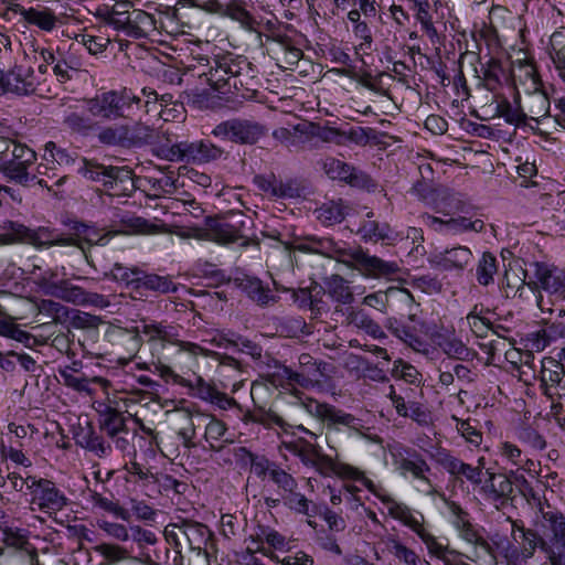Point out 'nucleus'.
<instances>
[{
    "mask_svg": "<svg viewBox=\"0 0 565 565\" xmlns=\"http://www.w3.org/2000/svg\"><path fill=\"white\" fill-rule=\"evenodd\" d=\"M497 257L490 252H484L476 268V279L481 286H489L493 282V276L497 274Z\"/></svg>",
    "mask_w": 565,
    "mask_h": 565,
    "instance_id": "a18cd8bd",
    "label": "nucleus"
},
{
    "mask_svg": "<svg viewBox=\"0 0 565 565\" xmlns=\"http://www.w3.org/2000/svg\"><path fill=\"white\" fill-rule=\"evenodd\" d=\"M32 502L38 504L43 512H56L66 505L67 499L52 481L43 480L38 483Z\"/></svg>",
    "mask_w": 565,
    "mask_h": 565,
    "instance_id": "c85d7f7f",
    "label": "nucleus"
},
{
    "mask_svg": "<svg viewBox=\"0 0 565 565\" xmlns=\"http://www.w3.org/2000/svg\"><path fill=\"white\" fill-rule=\"evenodd\" d=\"M460 539L475 548L481 550L483 553H489L491 547L488 541L480 533V529L469 521L462 529L457 531Z\"/></svg>",
    "mask_w": 565,
    "mask_h": 565,
    "instance_id": "13d9d810",
    "label": "nucleus"
},
{
    "mask_svg": "<svg viewBox=\"0 0 565 565\" xmlns=\"http://www.w3.org/2000/svg\"><path fill=\"white\" fill-rule=\"evenodd\" d=\"M352 166L335 158H327L323 162L326 174L332 180L345 182L350 178Z\"/></svg>",
    "mask_w": 565,
    "mask_h": 565,
    "instance_id": "69168bd1",
    "label": "nucleus"
},
{
    "mask_svg": "<svg viewBox=\"0 0 565 565\" xmlns=\"http://www.w3.org/2000/svg\"><path fill=\"white\" fill-rule=\"evenodd\" d=\"M482 312L483 308L475 305L466 317L470 330L478 338L487 337L488 332L492 329L491 321L482 316Z\"/></svg>",
    "mask_w": 565,
    "mask_h": 565,
    "instance_id": "6e6d98bb",
    "label": "nucleus"
},
{
    "mask_svg": "<svg viewBox=\"0 0 565 565\" xmlns=\"http://www.w3.org/2000/svg\"><path fill=\"white\" fill-rule=\"evenodd\" d=\"M299 250L311 252L334 258L350 265L363 275L374 278L391 277L399 270L396 262H387L370 255L362 247H349L329 237L311 238L308 243L299 245Z\"/></svg>",
    "mask_w": 565,
    "mask_h": 565,
    "instance_id": "7ed1b4c3",
    "label": "nucleus"
},
{
    "mask_svg": "<svg viewBox=\"0 0 565 565\" xmlns=\"http://www.w3.org/2000/svg\"><path fill=\"white\" fill-rule=\"evenodd\" d=\"M298 361L300 371L286 370L288 380L303 387L311 385L313 382H318L322 372L317 360L308 353H302Z\"/></svg>",
    "mask_w": 565,
    "mask_h": 565,
    "instance_id": "72a5a7b5",
    "label": "nucleus"
},
{
    "mask_svg": "<svg viewBox=\"0 0 565 565\" xmlns=\"http://www.w3.org/2000/svg\"><path fill=\"white\" fill-rule=\"evenodd\" d=\"M97 526L113 540L118 542H127L130 540V530L125 524L102 519L97 520Z\"/></svg>",
    "mask_w": 565,
    "mask_h": 565,
    "instance_id": "338daca9",
    "label": "nucleus"
},
{
    "mask_svg": "<svg viewBox=\"0 0 565 565\" xmlns=\"http://www.w3.org/2000/svg\"><path fill=\"white\" fill-rule=\"evenodd\" d=\"M222 148L210 140L180 141L160 148V156L169 161L207 163L222 157Z\"/></svg>",
    "mask_w": 565,
    "mask_h": 565,
    "instance_id": "4468645a",
    "label": "nucleus"
},
{
    "mask_svg": "<svg viewBox=\"0 0 565 565\" xmlns=\"http://www.w3.org/2000/svg\"><path fill=\"white\" fill-rule=\"evenodd\" d=\"M330 297L342 305H350L353 301V294L349 282L339 275H332L326 282Z\"/></svg>",
    "mask_w": 565,
    "mask_h": 565,
    "instance_id": "c03bdc74",
    "label": "nucleus"
},
{
    "mask_svg": "<svg viewBox=\"0 0 565 565\" xmlns=\"http://www.w3.org/2000/svg\"><path fill=\"white\" fill-rule=\"evenodd\" d=\"M391 552L399 562L406 565H428L414 550L407 547L399 541H393Z\"/></svg>",
    "mask_w": 565,
    "mask_h": 565,
    "instance_id": "774afa93",
    "label": "nucleus"
},
{
    "mask_svg": "<svg viewBox=\"0 0 565 565\" xmlns=\"http://www.w3.org/2000/svg\"><path fill=\"white\" fill-rule=\"evenodd\" d=\"M44 159L56 162L58 166H73L77 163L76 171L78 174L109 189H113L117 183H125L130 180L132 174L128 167L105 166L85 158H78L75 152L57 147L53 141L46 142Z\"/></svg>",
    "mask_w": 565,
    "mask_h": 565,
    "instance_id": "0eeeda50",
    "label": "nucleus"
},
{
    "mask_svg": "<svg viewBox=\"0 0 565 565\" xmlns=\"http://www.w3.org/2000/svg\"><path fill=\"white\" fill-rule=\"evenodd\" d=\"M3 230L11 235L12 239L31 244L38 249L72 245V239L55 228L45 226L29 228L18 222L8 221L4 223Z\"/></svg>",
    "mask_w": 565,
    "mask_h": 565,
    "instance_id": "f3484780",
    "label": "nucleus"
},
{
    "mask_svg": "<svg viewBox=\"0 0 565 565\" xmlns=\"http://www.w3.org/2000/svg\"><path fill=\"white\" fill-rule=\"evenodd\" d=\"M445 515L456 531L462 529L469 521L470 516L458 503L445 499Z\"/></svg>",
    "mask_w": 565,
    "mask_h": 565,
    "instance_id": "0e129e2a",
    "label": "nucleus"
},
{
    "mask_svg": "<svg viewBox=\"0 0 565 565\" xmlns=\"http://www.w3.org/2000/svg\"><path fill=\"white\" fill-rule=\"evenodd\" d=\"M130 539L138 545L140 550V562L149 564L151 556L143 553V548L149 545H154L158 542V537L154 532L143 529L140 525H130Z\"/></svg>",
    "mask_w": 565,
    "mask_h": 565,
    "instance_id": "de8ad7c7",
    "label": "nucleus"
},
{
    "mask_svg": "<svg viewBox=\"0 0 565 565\" xmlns=\"http://www.w3.org/2000/svg\"><path fill=\"white\" fill-rule=\"evenodd\" d=\"M3 94L30 95L36 86L33 68L24 66H15L9 73H3Z\"/></svg>",
    "mask_w": 565,
    "mask_h": 565,
    "instance_id": "cd10ccee",
    "label": "nucleus"
},
{
    "mask_svg": "<svg viewBox=\"0 0 565 565\" xmlns=\"http://www.w3.org/2000/svg\"><path fill=\"white\" fill-rule=\"evenodd\" d=\"M124 469L127 472L126 480L128 482L140 484V487L143 488L145 493L147 495H151L149 493V488L151 487V483L156 481V475L135 460L126 463Z\"/></svg>",
    "mask_w": 565,
    "mask_h": 565,
    "instance_id": "79ce46f5",
    "label": "nucleus"
},
{
    "mask_svg": "<svg viewBox=\"0 0 565 565\" xmlns=\"http://www.w3.org/2000/svg\"><path fill=\"white\" fill-rule=\"evenodd\" d=\"M94 408L98 414V424L100 431L106 437H116V434L129 433L127 426L128 418L124 412L117 409L110 401L95 402Z\"/></svg>",
    "mask_w": 565,
    "mask_h": 565,
    "instance_id": "393cba45",
    "label": "nucleus"
},
{
    "mask_svg": "<svg viewBox=\"0 0 565 565\" xmlns=\"http://www.w3.org/2000/svg\"><path fill=\"white\" fill-rule=\"evenodd\" d=\"M58 380L65 386L86 395H92V383H103L102 377L88 379L84 373H75L74 369H58Z\"/></svg>",
    "mask_w": 565,
    "mask_h": 565,
    "instance_id": "4c0bfd02",
    "label": "nucleus"
},
{
    "mask_svg": "<svg viewBox=\"0 0 565 565\" xmlns=\"http://www.w3.org/2000/svg\"><path fill=\"white\" fill-rule=\"evenodd\" d=\"M156 30V19L152 14L141 10L132 9L129 13L125 35L132 39H143Z\"/></svg>",
    "mask_w": 565,
    "mask_h": 565,
    "instance_id": "c9c22d12",
    "label": "nucleus"
},
{
    "mask_svg": "<svg viewBox=\"0 0 565 565\" xmlns=\"http://www.w3.org/2000/svg\"><path fill=\"white\" fill-rule=\"evenodd\" d=\"M178 415L182 422V425L175 430L178 439L185 448H195L196 444L194 443V438L196 436V427L193 416L189 412H180Z\"/></svg>",
    "mask_w": 565,
    "mask_h": 565,
    "instance_id": "864d4df0",
    "label": "nucleus"
},
{
    "mask_svg": "<svg viewBox=\"0 0 565 565\" xmlns=\"http://www.w3.org/2000/svg\"><path fill=\"white\" fill-rule=\"evenodd\" d=\"M358 235L366 243L385 242L387 244H395L403 238L399 232L392 228L388 223H380L373 220L362 221L358 230Z\"/></svg>",
    "mask_w": 565,
    "mask_h": 565,
    "instance_id": "c756f323",
    "label": "nucleus"
},
{
    "mask_svg": "<svg viewBox=\"0 0 565 565\" xmlns=\"http://www.w3.org/2000/svg\"><path fill=\"white\" fill-rule=\"evenodd\" d=\"M390 455L395 470L402 478L418 481L427 488H431L428 478L431 469L419 451L412 447L397 445L390 450Z\"/></svg>",
    "mask_w": 565,
    "mask_h": 565,
    "instance_id": "dca6fc26",
    "label": "nucleus"
},
{
    "mask_svg": "<svg viewBox=\"0 0 565 565\" xmlns=\"http://www.w3.org/2000/svg\"><path fill=\"white\" fill-rule=\"evenodd\" d=\"M153 129L149 126L134 121L130 124L103 127L97 134L100 143L109 147L140 148L153 142Z\"/></svg>",
    "mask_w": 565,
    "mask_h": 565,
    "instance_id": "ddd939ff",
    "label": "nucleus"
},
{
    "mask_svg": "<svg viewBox=\"0 0 565 565\" xmlns=\"http://www.w3.org/2000/svg\"><path fill=\"white\" fill-rule=\"evenodd\" d=\"M519 71L521 73L518 76L519 83L525 86V92H533V89L543 87L541 76L539 75L537 70L533 63H524L520 65Z\"/></svg>",
    "mask_w": 565,
    "mask_h": 565,
    "instance_id": "e2e57ef3",
    "label": "nucleus"
},
{
    "mask_svg": "<svg viewBox=\"0 0 565 565\" xmlns=\"http://www.w3.org/2000/svg\"><path fill=\"white\" fill-rule=\"evenodd\" d=\"M535 525L543 537L542 552L552 565H565V516L550 508L535 518Z\"/></svg>",
    "mask_w": 565,
    "mask_h": 565,
    "instance_id": "9b49d317",
    "label": "nucleus"
},
{
    "mask_svg": "<svg viewBox=\"0 0 565 565\" xmlns=\"http://www.w3.org/2000/svg\"><path fill=\"white\" fill-rule=\"evenodd\" d=\"M188 484L183 481L175 479L170 475L156 476V481L151 483L149 491H158L160 493H169L172 491L175 494H184Z\"/></svg>",
    "mask_w": 565,
    "mask_h": 565,
    "instance_id": "bf43d9fd",
    "label": "nucleus"
},
{
    "mask_svg": "<svg viewBox=\"0 0 565 565\" xmlns=\"http://www.w3.org/2000/svg\"><path fill=\"white\" fill-rule=\"evenodd\" d=\"M483 78L486 88L490 92H495L502 86L504 81H508V74L500 61L491 58L486 64L483 70Z\"/></svg>",
    "mask_w": 565,
    "mask_h": 565,
    "instance_id": "37998d69",
    "label": "nucleus"
},
{
    "mask_svg": "<svg viewBox=\"0 0 565 565\" xmlns=\"http://www.w3.org/2000/svg\"><path fill=\"white\" fill-rule=\"evenodd\" d=\"M266 134L265 127L254 120L232 118L217 124L211 135L237 145H254Z\"/></svg>",
    "mask_w": 565,
    "mask_h": 565,
    "instance_id": "6ab92c4d",
    "label": "nucleus"
},
{
    "mask_svg": "<svg viewBox=\"0 0 565 565\" xmlns=\"http://www.w3.org/2000/svg\"><path fill=\"white\" fill-rule=\"evenodd\" d=\"M213 341L220 348L247 354L254 360H259L263 354L259 344L232 331L218 333Z\"/></svg>",
    "mask_w": 565,
    "mask_h": 565,
    "instance_id": "7c9ffc66",
    "label": "nucleus"
},
{
    "mask_svg": "<svg viewBox=\"0 0 565 565\" xmlns=\"http://www.w3.org/2000/svg\"><path fill=\"white\" fill-rule=\"evenodd\" d=\"M81 67L82 62L78 56L72 52H61L53 72L61 82H66L72 78L71 72L79 71Z\"/></svg>",
    "mask_w": 565,
    "mask_h": 565,
    "instance_id": "49530a36",
    "label": "nucleus"
},
{
    "mask_svg": "<svg viewBox=\"0 0 565 565\" xmlns=\"http://www.w3.org/2000/svg\"><path fill=\"white\" fill-rule=\"evenodd\" d=\"M511 537L500 550L507 565H527L536 548L542 551V535L519 521H512Z\"/></svg>",
    "mask_w": 565,
    "mask_h": 565,
    "instance_id": "f8f14e48",
    "label": "nucleus"
},
{
    "mask_svg": "<svg viewBox=\"0 0 565 565\" xmlns=\"http://www.w3.org/2000/svg\"><path fill=\"white\" fill-rule=\"evenodd\" d=\"M32 164L21 163L17 161H3L1 164V171L3 175L9 180L24 188L39 184L41 186L46 185L42 179H38L36 174L30 173L29 168Z\"/></svg>",
    "mask_w": 565,
    "mask_h": 565,
    "instance_id": "f704fd0d",
    "label": "nucleus"
},
{
    "mask_svg": "<svg viewBox=\"0 0 565 565\" xmlns=\"http://www.w3.org/2000/svg\"><path fill=\"white\" fill-rule=\"evenodd\" d=\"M315 413L327 424L326 438L329 440L332 431H339L340 426L359 433L363 428L362 420L350 413L329 404L315 402Z\"/></svg>",
    "mask_w": 565,
    "mask_h": 565,
    "instance_id": "b1692460",
    "label": "nucleus"
},
{
    "mask_svg": "<svg viewBox=\"0 0 565 565\" xmlns=\"http://www.w3.org/2000/svg\"><path fill=\"white\" fill-rule=\"evenodd\" d=\"M106 276L125 285L136 299L148 298L151 295L171 294L178 290L177 284L170 276L148 273L137 266L116 263Z\"/></svg>",
    "mask_w": 565,
    "mask_h": 565,
    "instance_id": "6e6552de",
    "label": "nucleus"
},
{
    "mask_svg": "<svg viewBox=\"0 0 565 565\" xmlns=\"http://www.w3.org/2000/svg\"><path fill=\"white\" fill-rule=\"evenodd\" d=\"M180 534L188 541L192 547L201 548L209 537V529L199 522H184L179 527Z\"/></svg>",
    "mask_w": 565,
    "mask_h": 565,
    "instance_id": "09e8293b",
    "label": "nucleus"
},
{
    "mask_svg": "<svg viewBox=\"0 0 565 565\" xmlns=\"http://www.w3.org/2000/svg\"><path fill=\"white\" fill-rule=\"evenodd\" d=\"M387 397L391 399L396 413L401 417L411 418L420 426L429 425L430 412L424 403L422 390L409 386L401 387L398 391L391 385Z\"/></svg>",
    "mask_w": 565,
    "mask_h": 565,
    "instance_id": "2eb2a0df",
    "label": "nucleus"
},
{
    "mask_svg": "<svg viewBox=\"0 0 565 565\" xmlns=\"http://www.w3.org/2000/svg\"><path fill=\"white\" fill-rule=\"evenodd\" d=\"M227 431L225 424L214 417L210 419V422L205 426L204 438L206 443L210 445V448L213 450H218L221 448L216 443L227 441L224 436Z\"/></svg>",
    "mask_w": 565,
    "mask_h": 565,
    "instance_id": "680f3d73",
    "label": "nucleus"
},
{
    "mask_svg": "<svg viewBox=\"0 0 565 565\" xmlns=\"http://www.w3.org/2000/svg\"><path fill=\"white\" fill-rule=\"evenodd\" d=\"M436 212L443 214V217L425 213L422 215V222L440 235L481 233L486 227L484 221L470 214L467 204L455 193L443 196L436 204Z\"/></svg>",
    "mask_w": 565,
    "mask_h": 565,
    "instance_id": "423d86ee",
    "label": "nucleus"
},
{
    "mask_svg": "<svg viewBox=\"0 0 565 565\" xmlns=\"http://www.w3.org/2000/svg\"><path fill=\"white\" fill-rule=\"evenodd\" d=\"M246 458L250 465V472L262 481L268 479L279 490L282 495V503L289 510L306 516L317 514L316 504L300 493L297 480L287 472L281 466L266 456L246 451Z\"/></svg>",
    "mask_w": 565,
    "mask_h": 565,
    "instance_id": "39448f33",
    "label": "nucleus"
},
{
    "mask_svg": "<svg viewBox=\"0 0 565 565\" xmlns=\"http://www.w3.org/2000/svg\"><path fill=\"white\" fill-rule=\"evenodd\" d=\"M334 472L343 479L361 482L386 509L387 514L411 529L426 545L428 553L443 559L446 565H458L461 554L441 544L429 530L423 513L398 501L383 486L375 484L359 468L344 462L333 466Z\"/></svg>",
    "mask_w": 565,
    "mask_h": 565,
    "instance_id": "f257e3e1",
    "label": "nucleus"
},
{
    "mask_svg": "<svg viewBox=\"0 0 565 565\" xmlns=\"http://www.w3.org/2000/svg\"><path fill=\"white\" fill-rule=\"evenodd\" d=\"M207 71L199 74L205 76L207 84L221 94H234L242 89L252 90L256 83L257 70L246 56L232 52L217 54L206 60Z\"/></svg>",
    "mask_w": 565,
    "mask_h": 565,
    "instance_id": "20e7f679",
    "label": "nucleus"
},
{
    "mask_svg": "<svg viewBox=\"0 0 565 565\" xmlns=\"http://www.w3.org/2000/svg\"><path fill=\"white\" fill-rule=\"evenodd\" d=\"M28 300L7 290H0V316L21 319Z\"/></svg>",
    "mask_w": 565,
    "mask_h": 565,
    "instance_id": "a19ab883",
    "label": "nucleus"
},
{
    "mask_svg": "<svg viewBox=\"0 0 565 565\" xmlns=\"http://www.w3.org/2000/svg\"><path fill=\"white\" fill-rule=\"evenodd\" d=\"M529 96L530 104L527 110L531 115L537 117H550L551 102L543 87L533 89V92H525Z\"/></svg>",
    "mask_w": 565,
    "mask_h": 565,
    "instance_id": "4d7b16f0",
    "label": "nucleus"
},
{
    "mask_svg": "<svg viewBox=\"0 0 565 565\" xmlns=\"http://www.w3.org/2000/svg\"><path fill=\"white\" fill-rule=\"evenodd\" d=\"M74 236H68L72 239V245H76L83 252L93 245L105 246L114 236L111 232H103L102 230L84 223H77L74 227Z\"/></svg>",
    "mask_w": 565,
    "mask_h": 565,
    "instance_id": "2f4dec72",
    "label": "nucleus"
},
{
    "mask_svg": "<svg viewBox=\"0 0 565 565\" xmlns=\"http://www.w3.org/2000/svg\"><path fill=\"white\" fill-rule=\"evenodd\" d=\"M318 218L327 226L341 223L347 215L345 206L341 201L328 202L317 210Z\"/></svg>",
    "mask_w": 565,
    "mask_h": 565,
    "instance_id": "5fc2aeb1",
    "label": "nucleus"
},
{
    "mask_svg": "<svg viewBox=\"0 0 565 565\" xmlns=\"http://www.w3.org/2000/svg\"><path fill=\"white\" fill-rule=\"evenodd\" d=\"M7 12L20 14L22 19L32 25L38 26L45 32H52L57 26V17L50 8H24L20 3H11L7 8Z\"/></svg>",
    "mask_w": 565,
    "mask_h": 565,
    "instance_id": "a878e982",
    "label": "nucleus"
},
{
    "mask_svg": "<svg viewBox=\"0 0 565 565\" xmlns=\"http://www.w3.org/2000/svg\"><path fill=\"white\" fill-rule=\"evenodd\" d=\"M140 108L141 98L128 88L104 92L87 102L89 114L104 121L131 119Z\"/></svg>",
    "mask_w": 565,
    "mask_h": 565,
    "instance_id": "1a4fd4ad",
    "label": "nucleus"
},
{
    "mask_svg": "<svg viewBox=\"0 0 565 565\" xmlns=\"http://www.w3.org/2000/svg\"><path fill=\"white\" fill-rule=\"evenodd\" d=\"M441 351L449 359L459 361H472L477 355V352L468 348L455 333L444 343Z\"/></svg>",
    "mask_w": 565,
    "mask_h": 565,
    "instance_id": "3c124183",
    "label": "nucleus"
},
{
    "mask_svg": "<svg viewBox=\"0 0 565 565\" xmlns=\"http://www.w3.org/2000/svg\"><path fill=\"white\" fill-rule=\"evenodd\" d=\"M119 343L125 347L129 355H135L146 341L150 347L152 358L159 363H183L190 365L196 356L204 354L205 350L196 343L179 340V330L172 324L158 321L143 322L141 330L122 329L117 334Z\"/></svg>",
    "mask_w": 565,
    "mask_h": 565,
    "instance_id": "f03ea898",
    "label": "nucleus"
},
{
    "mask_svg": "<svg viewBox=\"0 0 565 565\" xmlns=\"http://www.w3.org/2000/svg\"><path fill=\"white\" fill-rule=\"evenodd\" d=\"M536 340L533 343L535 350H544L552 341L565 339V323H552L547 328L537 332Z\"/></svg>",
    "mask_w": 565,
    "mask_h": 565,
    "instance_id": "052dcab7",
    "label": "nucleus"
},
{
    "mask_svg": "<svg viewBox=\"0 0 565 565\" xmlns=\"http://www.w3.org/2000/svg\"><path fill=\"white\" fill-rule=\"evenodd\" d=\"M207 9L211 14H217L238 23L241 29L254 33L259 44H263V32L259 30L262 20H258V14L253 12V4L245 0H227L224 3L217 0Z\"/></svg>",
    "mask_w": 565,
    "mask_h": 565,
    "instance_id": "a211bd4d",
    "label": "nucleus"
},
{
    "mask_svg": "<svg viewBox=\"0 0 565 565\" xmlns=\"http://www.w3.org/2000/svg\"><path fill=\"white\" fill-rule=\"evenodd\" d=\"M430 458L440 466L445 471L452 476L457 481H468L473 487L482 483L483 458L479 459V466H472L451 455V452L443 447H436L429 454Z\"/></svg>",
    "mask_w": 565,
    "mask_h": 565,
    "instance_id": "aec40b11",
    "label": "nucleus"
},
{
    "mask_svg": "<svg viewBox=\"0 0 565 565\" xmlns=\"http://www.w3.org/2000/svg\"><path fill=\"white\" fill-rule=\"evenodd\" d=\"M235 280L247 297L259 306H267L277 301V296L268 286H265L259 278L244 275Z\"/></svg>",
    "mask_w": 565,
    "mask_h": 565,
    "instance_id": "473e14b6",
    "label": "nucleus"
},
{
    "mask_svg": "<svg viewBox=\"0 0 565 565\" xmlns=\"http://www.w3.org/2000/svg\"><path fill=\"white\" fill-rule=\"evenodd\" d=\"M546 488L547 486L545 482L537 480L534 486L531 483L526 489H523V491L520 492L527 503L535 509V518L552 508L545 499Z\"/></svg>",
    "mask_w": 565,
    "mask_h": 565,
    "instance_id": "58836bf2",
    "label": "nucleus"
},
{
    "mask_svg": "<svg viewBox=\"0 0 565 565\" xmlns=\"http://www.w3.org/2000/svg\"><path fill=\"white\" fill-rule=\"evenodd\" d=\"M76 445L92 452L98 458L109 457L113 452L111 443L108 438L97 433L93 426H79L74 434Z\"/></svg>",
    "mask_w": 565,
    "mask_h": 565,
    "instance_id": "bb28decb",
    "label": "nucleus"
},
{
    "mask_svg": "<svg viewBox=\"0 0 565 565\" xmlns=\"http://www.w3.org/2000/svg\"><path fill=\"white\" fill-rule=\"evenodd\" d=\"M353 35L360 43L354 46V52L359 61H363L364 55L373 52V35L371 28L366 22L358 23L352 28Z\"/></svg>",
    "mask_w": 565,
    "mask_h": 565,
    "instance_id": "8fccbe9b",
    "label": "nucleus"
},
{
    "mask_svg": "<svg viewBox=\"0 0 565 565\" xmlns=\"http://www.w3.org/2000/svg\"><path fill=\"white\" fill-rule=\"evenodd\" d=\"M94 552L102 556L108 564H117L130 559V552L115 543L102 542L93 547Z\"/></svg>",
    "mask_w": 565,
    "mask_h": 565,
    "instance_id": "603ef678",
    "label": "nucleus"
},
{
    "mask_svg": "<svg viewBox=\"0 0 565 565\" xmlns=\"http://www.w3.org/2000/svg\"><path fill=\"white\" fill-rule=\"evenodd\" d=\"M473 253L466 245H455L435 252L428 257L431 267L449 273H462L471 266Z\"/></svg>",
    "mask_w": 565,
    "mask_h": 565,
    "instance_id": "5701e85b",
    "label": "nucleus"
},
{
    "mask_svg": "<svg viewBox=\"0 0 565 565\" xmlns=\"http://www.w3.org/2000/svg\"><path fill=\"white\" fill-rule=\"evenodd\" d=\"M45 292L76 306L95 309H105L110 306V300L106 296L87 291L65 279L47 282Z\"/></svg>",
    "mask_w": 565,
    "mask_h": 565,
    "instance_id": "412c9836",
    "label": "nucleus"
},
{
    "mask_svg": "<svg viewBox=\"0 0 565 565\" xmlns=\"http://www.w3.org/2000/svg\"><path fill=\"white\" fill-rule=\"evenodd\" d=\"M535 285L542 291L536 296L537 307L556 318L565 317V275L545 264L534 263Z\"/></svg>",
    "mask_w": 565,
    "mask_h": 565,
    "instance_id": "9d476101",
    "label": "nucleus"
},
{
    "mask_svg": "<svg viewBox=\"0 0 565 565\" xmlns=\"http://www.w3.org/2000/svg\"><path fill=\"white\" fill-rule=\"evenodd\" d=\"M541 390L548 399H565V371L543 367L541 372Z\"/></svg>",
    "mask_w": 565,
    "mask_h": 565,
    "instance_id": "e433bc0d",
    "label": "nucleus"
},
{
    "mask_svg": "<svg viewBox=\"0 0 565 565\" xmlns=\"http://www.w3.org/2000/svg\"><path fill=\"white\" fill-rule=\"evenodd\" d=\"M206 225L209 226L211 234L217 243L233 244L243 238L239 230L231 223L220 222L207 217Z\"/></svg>",
    "mask_w": 565,
    "mask_h": 565,
    "instance_id": "ea45409f",
    "label": "nucleus"
},
{
    "mask_svg": "<svg viewBox=\"0 0 565 565\" xmlns=\"http://www.w3.org/2000/svg\"><path fill=\"white\" fill-rule=\"evenodd\" d=\"M390 331L415 352L428 356L433 347L425 338L426 322L418 321L413 317L407 320H393L390 322Z\"/></svg>",
    "mask_w": 565,
    "mask_h": 565,
    "instance_id": "4be33fe9",
    "label": "nucleus"
}]
</instances>
